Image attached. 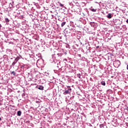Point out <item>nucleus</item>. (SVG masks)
<instances>
[{"label":"nucleus","instance_id":"nucleus-1","mask_svg":"<svg viewBox=\"0 0 128 128\" xmlns=\"http://www.w3.org/2000/svg\"><path fill=\"white\" fill-rule=\"evenodd\" d=\"M20 56H17L14 62L12 63V66H16V62H18V60H20Z\"/></svg>","mask_w":128,"mask_h":128},{"label":"nucleus","instance_id":"nucleus-2","mask_svg":"<svg viewBox=\"0 0 128 128\" xmlns=\"http://www.w3.org/2000/svg\"><path fill=\"white\" fill-rule=\"evenodd\" d=\"M21 68H26V70H28V68H30V66H28V64H23L21 66Z\"/></svg>","mask_w":128,"mask_h":128},{"label":"nucleus","instance_id":"nucleus-3","mask_svg":"<svg viewBox=\"0 0 128 128\" xmlns=\"http://www.w3.org/2000/svg\"><path fill=\"white\" fill-rule=\"evenodd\" d=\"M64 90H66L70 92H72V88H70V86H67L66 88L65 87Z\"/></svg>","mask_w":128,"mask_h":128},{"label":"nucleus","instance_id":"nucleus-4","mask_svg":"<svg viewBox=\"0 0 128 128\" xmlns=\"http://www.w3.org/2000/svg\"><path fill=\"white\" fill-rule=\"evenodd\" d=\"M36 88H38V90H44V86H37Z\"/></svg>","mask_w":128,"mask_h":128},{"label":"nucleus","instance_id":"nucleus-5","mask_svg":"<svg viewBox=\"0 0 128 128\" xmlns=\"http://www.w3.org/2000/svg\"><path fill=\"white\" fill-rule=\"evenodd\" d=\"M63 94L66 96V94H70V91H68V90H66V89H65V91Z\"/></svg>","mask_w":128,"mask_h":128},{"label":"nucleus","instance_id":"nucleus-6","mask_svg":"<svg viewBox=\"0 0 128 128\" xmlns=\"http://www.w3.org/2000/svg\"><path fill=\"white\" fill-rule=\"evenodd\" d=\"M17 116H22V111L19 110L17 112Z\"/></svg>","mask_w":128,"mask_h":128},{"label":"nucleus","instance_id":"nucleus-7","mask_svg":"<svg viewBox=\"0 0 128 128\" xmlns=\"http://www.w3.org/2000/svg\"><path fill=\"white\" fill-rule=\"evenodd\" d=\"M106 17L108 18H112V15L110 14H108Z\"/></svg>","mask_w":128,"mask_h":128},{"label":"nucleus","instance_id":"nucleus-8","mask_svg":"<svg viewBox=\"0 0 128 128\" xmlns=\"http://www.w3.org/2000/svg\"><path fill=\"white\" fill-rule=\"evenodd\" d=\"M66 22H62L61 24L62 28H64V26H66Z\"/></svg>","mask_w":128,"mask_h":128},{"label":"nucleus","instance_id":"nucleus-9","mask_svg":"<svg viewBox=\"0 0 128 128\" xmlns=\"http://www.w3.org/2000/svg\"><path fill=\"white\" fill-rule=\"evenodd\" d=\"M58 4L59 6H61V8H64V4H62V3H60V2H58Z\"/></svg>","mask_w":128,"mask_h":128},{"label":"nucleus","instance_id":"nucleus-10","mask_svg":"<svg viewBox=\"0 0 128 128\" xmlns=\"http://www.w3.org/2000/svg\"><path fill=\"white\" fill-rule=\"evenodd\" d=\"M122 28H124V30H126V25H124L122 26Z\"/></svg>","mask_w":128,"mask_h":128},{"label":"nucleus","instance_id":"nucleus-11","mask_svg":"<svg viewBox=\"0 0 128 128\" xmlns=\"http://www.w3.org/2000/svg\"><path fill=\"white\" fill-rule=\"evenodd\" d=\"M101 84L102 85V86H106V82H104V81H102V82H101Z\"/></svg>","mask_w":128,"mask_h":128},{"label":"nucleus","instance_id":"nucleus-12","mask_svg":"<svg viewBox=\"0 0 128 128\" xmlns=\"http://www.w3.org/2000/svg\"><path fill=\"white\" fill-rule=\"evenodd\" d=\"M90 11H91V12H96V9L91 8V9H90Z\"/></svg>","mask_w":128,"mask_h":128},{"label":"nucleus","instance_id":"nucleus-13","mask_svg":"<svg viewBox=\"0 0 128 128\" xmlns=\"http://www.w3.org/2000/svg\"><path fill=\"white\" fill-rule=\"evenodd\" d=\"M5 22H10V20H8V18H6Z\"/></svg>","mask_w":128,"mask_h":128},{"label":"nucleus","instance_id":"nucleus-14","mask_svg":"<svg viewBox=\"0 0 128 128\" xmlns=\"http://www.w3.org/2000/svg\"><path fill=\"white\" fill-rule=\"evenodd\" d=\"M90 24L92 26H94V22H90Z\"/></svg>","mask_w":128,"mask_h":128},{"label":"nucleus","instance_id":"nucleus-15","mask_svg":"<svg viewBox=\"0 0 128 128\" xmlns=\"http://www.w3.org/2000/svg\"><path fill=\"white\" fill-rule=\"evenodd\" d=\"M77 76L78 78H80V74H77Z\"/></svg>","mask_w":128,"mask_h":128},{"label":"nucleus","instance_id":"nucleus-16","mask_svg":"<svg viewBox=\"0 0 128 128\" xmlns=\"http://www.w3.org/2000/svg\"><path fill=\"white\" fill-rule=\"evenodd\" d=\"M104 124H102L100 125V128H104Z\"/></svg>","mask_w":128,"mask_h":128},{"label":"nucleus","instance_id":"nucleus-17","mask_svg":"<svg viewBox=\"0 0 128 128\" xmlns=\"http://www.w3.org/2000/svg\"><path fill=\"white\" fill-rule=\"evenodd\" d=\"M12 74H14V76H16V72L14 71H13L11 72Z\"/></svg>","mask_w":128,"mask_h":128},{"label":"nucleus","instance_id":"nucleus-18","mask_svg":"<svg viewBox=\"0 0 128 128\" xmlns=\"http://www.w3.org/2000/svg\"><path fill=\"white\" fill-rule=\"evenodd\" d=\"M78 56H79V58H82V55L80 54H78Z\"/></svg>","mask_w":128,"mask_h":128},{"label":"nucleus","instance_id":"nucleus-19","mask_svg":"<svg viewBox=\"0 0 128 128\" xmlns=\"http://www.w3.org/2000/svg\"><path fill=\"white\" fill-rule=\"evenodd\" d=\"M36 104H40V102L38 100V101H36Z\"/></svg>","mask_w":128,"mask_h":128},{"label":"nucleus","instance_id":"nucleus-20","mask_svg":"<svg viewBox=\"0 0 128 128\" xmlns=\"http://www.w3.org/2000/svg\"><path fill=\"white\" fill-rule=\"evenodd\" d=\"M12 4H14V2H12V3L10 4V6H12Z\"/></svg>","mask_w":128,"mask_h":128},{"label":"nucleus","instance_id":"nucleus-21","mask_svg":"<svg viewBox=\"0 0 128 128\" xmlns=\"http://www.w3.org/2000/svg\"><path fill=\"white\" fill-rule=\"evenodd\" d=\"M24 96H26V94H22V97Z\"/></svg>","mask_w":128,"mask_h":128},{"label":"nucleus","instance_id":"nucleus-22","mask_svg":"<svg viewBox=\"0 0 128 128\" xmlns=\"http://www.w3.org/2000/svg\"><path fill=\"white\" fill-rule=\"evenodd\" d=\"M117 62H118L119 64H120V60H118Z\"/></svg>","mask_w":128,"mask_h":128},{"label":"nucleus","instance_id":"nucleus-23","mask_svg":"<svg viewBox=\"0 0 128 128\" xmlns=\"http://www.w3.org/2000/svg\"><path fill=\"white\" fill-rule=\"evenodd\" d=\"M126 22H127V24H128V19L126 20Z\"/></svg>","mask_w":128,"mask_h":128},{"label":"nucleus","instance_id":"nucleus-24","mask_svg":"<svg viewBox=\"0 0 128 128\" xmlns=\"http://www.w3.org/2000/svg\"><path fill=\"white\" fill-rule=\"evenodd\" d=\"M64 60L66 62V59H64Z\"/></svg>","mask_w":128,"mask_h":128},{"label":"nucleus","instance_id":"nucleus-25","mask_svg":"<svg viewBox=\"0 0 128 128\" xmlns=\"http://www.w3.org/2000/svg\"><path fill=\"white\" fill-rule=\"evenodd\" d=\"M2 24H0V28H2Z\"/></svg>","mask_w":128,"mask_h":128},{"label":"nucleus","instance_id":"nucleus-26","mask_svg":"<svg viewBox=\"0 0 128 128\" xmlns=\"http://www.w3.org/2000/svg\"><path fill=\"white\" fill-rule=\"evenodd\" d=\"M2 120V118L0 117V121Z\"/></svg>","mask_w":128,"mask_h":128},{"label":"nucleus","instance_id":"nucleus-27","mask_svg":"<svg viewBox=\"0 0 128 128\" xmlns=\"http://www.w3.org/2000/svg\"><path fill=\"white\" fill-rule=\"evenodd\" d=\"M78 14H80V12H78Z\"/></svg>","mask_w":128,"mask_h":128},{"label":"nucleus","instance_id":"nucleus-28","mask_svg":"<svg viewBox=\"0 0 128 128\" xmlns=\"http://www.w3.org/2000/svg\"><path fill=\"white\" fill-rule=\"evenodd\" d=\"M64 54H66V52H65Z\"/></svg>","mask_w":128,"mask_h":128}]
</instances>
